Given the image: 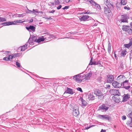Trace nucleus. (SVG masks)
<instances>
[{
    "label": "nucleus",
    "mask_w": 132,
    "mask_h": 132,
    "mask_svg": "<svg viewBox=\"0 0 132 132\" xmlns=\"http://www.w3.org/2000/svg\"><path fill=\"white\" fill-rule=\"evenodd\" d=\"M80 21H86L89 20H92L93 22H95V20L92 19L91 17H90L88 15H83L80 18H79Z\"/></svg>",
    "instance_id": "nucleus-1"
},
{
    "label": "nucleus",
    "mask_w": 132,
    "mask_h": 132,
    "mask_svg": "<svg viewBox=\"0 0 132 132\" xmlns=\"http://www.w3.org/2000/svg\"><path fill=\"white\" fill-rule=\"evenodd\" d=\"M122 29L128 34H130L132 33V30L131 28V27L129 26H123Z\"/></svg>",
    "instance_id": "nucleus-2"
},
{
    "label": "nucleus",
    "mask_w": 132,
    "mask_h": 132,
    "mask_svg": "<svg viewBox=\"0 0 132 132\" xmlns=\"http://www.w3.org/2000/svg\"><path fill=\"white\" fill-rule=\"evenodd\" d=\"M88 1L90 4H92L93 5L95 6V7L97 9V10L99 11H100L101 10V9L100 5L99 4H97L94 1L89 0Z\"/></svg>",
    "instance_id": "nucleus-3"
},
{
    "label": "nucleus",
    "mask_w": 132,
    "mask_h": 132,
    "mask_svg": "<svg viewBox=\"0 0 132 132\" xmlns=\"http://www.w3.org/2000/svg\"><path fill=\"white\" fill-rule=\"evenodd\" d=\"M97 117L99 118L102 120H106L109 121L110 120V116L107 115H99Z\"/></svg>",
    "instance_id": "nucleus-4"
},
{
    "label": "nucleus",
    "mask_w": 132,
    "mask_h": 132,
    "mask_svg": "<svg viewBox=\"0 0 132 132\" xmlns=\"http://www.w3.org/2000/svg\"><path fill=\"white\" fill-rule=\"evenodd\" d=\"M73 78L78 82H81L82 81L81 75L80 74H79L75 76Z\"/></svg>",
    "instance_id": "nucleus-5"
},
{
    "label": "nucleus",
    "mask_w": 132,
    "mask_h": 132,
    "mask_svg": "<svg viewBox=\"0 0 132 132\" xmlns=\"http://www.w3.org/2000/svg\"><path fill=\"white\" fill-rule=\"evenodd\" d=\"M107 82L108 83H111L113 81L114 78L113 75H108L106 77Z\"/></svg>",
    "instance_id": "nucleus-6"
},
{
    "label": "nucleus",
    "mask_w": 132,
    "mask_h": 132,
    "mask_svg": "<svg viewBox=\"0 0 132 132\" xmlns=\"http://www.w3.org/2000/svg\"><path fill=\"white\" fill-rule=\"evenodd\" d=\"M110 93L111 95L114 96L119 95V93L118 90L112 89L110 91Z\"/></svg>",
    "instance_id": "nucleus-7"
},
{
    "label": "nucleus",
    "mask_w": 132,
    "mask_h": 132,
    "mask_svg": "<svg viewBox=\"0 0 132 132\" xmlns=\"http://www.w3.org/2000/svg\"><path fill=\"white\" fill-rule=\"evenodd\" d=\"M128 17L127 15H121V18L120 19V21L122 22H127Z\"/></svg>",
    "instance_id": "nucleus-8"
},
{
    "label": "nucleus",
    "mask_w": 132,
    "mask_h": 132,
    "mask_svg": "<svg viewBox=\"0 0 132 132\" xmlns=\"http://www.w3.org/2000/svg\"><path fill=\"white\" fill-rule=\"evenodd\" d=\"M94 94L99 97H102L103 96V95L100 90L98 89H95L94 92Z\"/></svg>",
    "instance_id": "nucleus-9"
},
{
    "label": "nucleus",
    "mask_w": 132,
    "mask_h": 132,
    "mask_svg": "<svg viewBox=\"0 0 132 132\" xmlns=\"http://www.w3.org/2000/svg\"><path fill=\"white\" fill-rule=\"evenodd\" d=\"M112 84L114 87L116 88L120 87L122 85V83H119L115 81H113Z\"/></svg>",
    "instance_id": "nucleus-10"
},
{
    "label": "nucleus",
    "mask_w": 132,
    "mask_h": 132,
    "mask_svg": "<svg viewBox=\"0 0 132 132\" xmlns=\"http://www.w3.org/2000/svg\"><path fill=\"white\" fill-rule=\"evenodd\" d=\"M35 37V36H32L30 35V37L28 40V42L27 43H29L30 44H32L34 42V40H35L34 38Z\"/></svg>",
    "instance_id": "nucleus-11"
},
{
    "label": "nucleus",
    "mask_w": 132,
    "mask_h": 132,
    "mask_svg": "<svg viewBox=\"0 0 132 132\" xmlns=\"http://www.w3.org/2000/svg\"><path fill=\"white\" fill-rule=\"evenodd\" d=\"M26 29L29 31L34 32L35 31L36 28L34 26L30 25L28 27H26Z\"/></svg>",
    "instance_id": "nucleus-12"
},
{
    "label": "nucleus",
    "mask_w": 132,
    "mask_h": 132,
    "mask_svg": "<svg viewBox=\"0 0 132 132\" xmlns=\"http://www.w3.org/2000/svg\"><path fill=\"white\" fill-rule=\"evenodd\" d=\"M109 108V107H107L105 104H103L99 107L100 110H102L103 111H107Z\"/></svg>",
    "instance_id": "nucleus-13"
},
{
    "label": "nucleus",
    "mask_w": 132,
    "mask_h": 132,
    "mask_svg": "<svg viewBox=\"0 0 132 132\" xmlns=\"http://www.w3.org/2000/svg\"><path fill=\"white\" fill-rule=\"evenodd\" d=\"M130 98V95L128 94H125L123 96V100L122 101L125 102L127 101Z\"/></svg>",
    "instance_id": "nucleus-14"
},
{
    "label": "nucleus",
    "mask_w": 132,
    "mask_h": 132,
    "mask_svg": "<svg viewBox=\"0 0 132 132\" xmlns=\"http://www.w3.org/2000/svg\"><path fill=\"white\" fill-rule=\"evenodd\" d=\"M64 93H67L70 94H73V93L72 89H70L68 87H67V89L65 92Z\"/></svg>",
    "instance_id": "nucleus-15"
},
{
    "label": "nucleus",
    "mask_w": 132,
    "mask_h": 132,
    "mask_svg": "<svg viewBox=\"0 0 132 132\" xmlns=\"http://www.w3.org/2000/svg\"><path fill=\"white\" fill-rule=\"evenodd\" d=\"M88 99L89 100H93L95 99V97L93 96V93H88Z\"/></svg>",
    "instance_id": "nucleus-16"
},
{
    "label": "nucleus",
    "mask_w": 132,
    "mask_h": 132,
    "mask_svg": "<svg viewBox=\"0 0 132 132\" xmlns=\"http://www.w3.org/2000/svg\"><path fill=\"white\" fill-rule=\"evenodd\" d=\"M84 75L85 77L86 80H88L92 75V73L89 72L87 74Z\"/></svg>",
    "instance_id": "nucleus-17"
},
{
    "label": "nucleus",
    "mask_w": 132,
    "mask_h": 132,
    "mask_svg": "<svg viewBox=\"0 0 132 132\" xmlns=\"http://www.w3.org/2000/svg\"><path fill=\"white\" fill-rule=\"evenodd\" d=\"M128 81V80H126L122 82H123L121 86H122V87L124 88V87L128 85H129Z\"/></svg>",
    "instance_id": "nucleus-18"
},
{
    "label": "nucleus",
    "mask_w": 132,
    "mask_h": 132,
    "mask_svg": "<svg viewBox=\"0 0 132 132\" xmlns=\"http://www.w3.org/2000/svg\"><path fill=\"white\" fill-rule=\"evenodd\" d=\"M118 78L120 80V81H122V80L125 79V77L123 75H120L118 77Z\"/></svg>",
    "instance_id": "nucleus-19"
},
{
    "label": "nucleus",
    "mask_w": 132,
    "mask_h": 132,
    "mask_svg": "<svg viewBox=\"0 0 132 132\" xmlns=\"http://www.w3.org/2000/svg\"><path fill=\"white\" fill-rule=\"evenodd\" d=\"M27 45L26 44L24 45L23 46H21L19 47L21 49V51H24L27 48Z\"/></svg>",
    "instance_id": "nucleus-20"
},
{
    "label": "nucleus",
    "mask_w": 132,
    "mask_h": 132,
    "mask_svg": "<svg viewBox=\"0 0 132 132\" xmlns=\"http://www.w3.org/2000/svg\"><path fill=\"white\" fill-rule=\"evenodd\" d=\"M73 115L75 116H78L79 114V110H73Z\"/></svg>",
    "instance_id": "nucleus-21"
},
{
    "label": "nucleus",
    "mask_w": 132,
    "mask_h": 132,
    "mask_svg": "<svg viewBox=\"0 0 132 132\" xmlns=\"http://www.w3.org/2000/svg\"><path fill=\"white\" fill-rule=\"evenodd\" d=\"M104 12L105 14H107L111 12V11L109 9L107 8L106 7H105L104 8Z\"/></svg>",
    "instance_id": "nucleus-22"
},
{
    "label": "nucleus",
    "mask_w": 132,
    "mask_h": 132,
    "mask_svg": "<svg viewBox=\"0 0 132 132\" xmlns=\"http://www.w3.org/2000/svg\"><path fill=\"white\" fill-rule=\"evenodd\" d=\"M126 124L128 126L132 127V120L128 121L127 122Z\"/></svg>",
    "instance_id": "nucleus-23"
},
{
    "label": "nucleus",
    "mask_w": 132,
    "mask_h": 132,
    "mask_svg": "<svg viewBox=\"0 0 132 132\" xmlns=\"http://www.w3.org/2000/svg\"><path fill=\"white\" fill-rule=\"evenodd\" d=\"M82 106H86L87 104L85 100L82 98L81 99Z\"/></svg>",
    "instance_id": "nucleus-24"
},
{
    "label": "nucleus",
    "mask_w": 132,
    "mask_h": 132,
    "mask_svg": "<svg viewBox=\"0 0 132 132\" xmlns=\"http://www.w3.org/2000/svg\"><path fill=\"white\" fill-rule=\"evenodd\" d=\"M52 35H50L49 34H47L45 35L44 38V39H46V40H48V39H47V38H50V37H52Z\"/></svg>",
    "instance_id": "nucleus-25"
},
{
    "label": "nucleus",
    "mask_w": 132,
    "mask_h": 132,
    "mask_svg": "<svg viewBox=\"0 0 132 132\" xmlns=\"http://www.w3.org/2000/svg\"><path fill=\"white\" fill-rule=\"evenodd\" d=\"M26 14H16L15 15V16L16 17H23Z\"/></svg>",
    "instance_id": "nucleus-26"
},
{
    "label": "nucleus",
    "mask_w": 132,
    "mask_h": 132,
    "mask_svg": "<svg viewBox=\"0 0 132 132\" xmlns=\"http://www.w3.org/2000/svg\"><path fill=\"white\" fill-rule=\"evenodd\" d=\"M7 23L8 26L11 25H15L16 24V23H14V21L7 22Z\"/></svg>",
    "instance_id": "nucleus-27"
},
{
    "label": "nucleus",
    "mask_w": 132,
    "mask_h": 132,
    "mask_svg": "<svg viewBox=\"0 0 132 132\" xmlns=\"http://www.w3.org/2000/svg\"><path fill=\"white\" fill-rule=\"evenodd\" d=\"M127 52L126 51H123L121 53V55L123 56H125Z\"/></svg>",
    "instance_id": "nucleus-28"
},
{
    "label": "nucleus",
    "mask_w": 132,
    "mask_h": 132,
    "mask_svg": "<svg viewBox=\"0 0 132 132\" xmlns=\"http://www.w3.org/2000/svg\"><path fill=\"white\" fill-rule=\"evenodd\" d=\"M44 38H39L38 39L35 40V41L36 42L38 43H39L43 41L44 40Z\"/></svg>",
    "instance_id": "nucleus-29"
},
{
    "label": "nucleus",
    "mask_w": 132,
    "mask_h": 132,
    "mask_svg": "<svg viewBox=\"0 0 132 132\" xmlns=\"http://www.w3.org/2000/svg\"><path fill=\"white\" fill-rule=\"evenodd\" d=\"M29 11H30L32 13H33L34 14H35V13H38V9H36L35 10L33 9L32 10V11H30L28 10Z\"/></svg>",
    "instance_id": "nucleus-30"
},
{
    "label": "nucleus",
    "mask_w": 132,
    "mask_h": 132,
    "mask_svg": "<svg viewBox=\"0 0 132 132\" xmlns=\"http://www.w3.org/2000/svg\"><path fill=\"white\" fill-rule=\"evenodd\" d=\"M132 44V42H130L128 44H125L124 46L125 47L127 48H129L131 46Z\"/></svg>",
    "instance_id": "nucleus-31"
},
{
    "label": "nucleus",
    "mask_w": 132,
    "mask_h": 132,
    "mask_svg": "<svg viewBox=\"0 0 132 132\" xmlns=\"http://www.w3.org/2000/svg\"><path fill=\"white\" fill-rule=\"evenodd\" d=\"M126 3V1L125 0H121L120 2V4L121 5H125Z\"/></svg>",
    "instance_id": "nucleus-32"
},
{
    "label": "nucleus",
    "mask_w": 132,
    "mask_h": 132,
    "mask_svg": "<svg viewBox=\"0 0 132 132\" xmlns=\"http://www.w3.org/2000/svg\"><path fill=\"white\" fill-rule=\"evenodd\" d=\"M6 21V19L5 18L0 17V22L5 21Z\"/></svg>",
    "instance_id": "nucleus-33"
},
{
    "label": "nucleus",
    "mask_w": 132,
    "mask_h": 132,
    "mask_svg": "<svg viewBox=\"0 0 132 132\" xmlns=\"http://www.w3.org/2000/svg\"><path fill=\"white\" fill-rule=\"evenodd\" d=\"M54 4L55 5H57L60 4V2L59 0H56L54 1Z\"/></svg>",
    "instance_id": "nucleus-34"
},
{
    "label": "nucleus",
    "mask_w": 132,
    "mask_h": 132,
    "mask_svg": "<svg viewBox=\"0 0 132 132\" xmlns=\"http://www.w3.org/2000/svg\"><path fill=\"white\" fill-rule=\"evenodd\" d=\"M14 22L15 23H22L24 22V21H22V20H15L14 21Z\"/></svg>",
    "instance_id": "nucleus-35"
},
{
    "label": "nucleus",
    "mask_w": 132,
    "mask_h": 132,
    "mask_svg": "<svg viewBox=\"0 0 132 132\" xmlns=\"http://www.w3.org/2000/svg\"><path fill=\"white\" fill-rule=\"evenodd\" d=\"M106 4V6L108 7V8L109 9H110V8L111 7H113V5L111 4L110 3H108V4Z\"/></svg>",
    "instance_id": "nucleus-36"
},
{
    "label": "nucleus",
    "mask_w": 132,
    "mask_h": 132,
    "mask_svg": "<svg viewBox=\"0 0 132 132\" xmlns=\"http://www.w3.org/2000/svg\"><path fill=\"white\" fill-rule=\"evenodd\" d=\"M20 54H16V53H14V54H13L12 55L13 56V57H17V56H19L20 55Z\"/></svg>",
    "instance_id": "nucleus-37"
},
{
    "label": "nucleus",
    "mask_w": 132,
    "mask_h": 132,
    "mask_svg": "<svg viewBox=\"0 0 132 132\" xmlns=\"http://www.w3.org/2000/svg\"><path fill=\"white\" fill-rule=\"evenodd\" d=\"M101 79L102 77H99L97 79V80L99 82H101Z\"/></svg>",
    "instance_id": "nucleus-38"
},
{
    "label": "nucleus",
    "mask_w": 132,
    "mask_h": 132,
    "mask_svg": "<svg viewBox=\"0 0 132 132\" xmlns=\"http://www.w3.org/2000/svg\"><path fill=\"white\" fill-rule=\"evenodd\" d=\"M115 101L116 103H119L120 102V99L119 98H117L115 99Z\"/></svg>",
    "instance_id": "nucleus-39"
},
{
    "label": "nucleus",
    "mask_w": 132,
    "mask_h": 132,
    "mask_svg": "<svg viewBox=\"0 0 132 132\" xmlns=\"http://www.w3.org/2000/svg\"><path fill=\"white\" fill-rule=\"evenodd\" d=\"M9 57L8 58V59L9 60V61H11L12 59L13 58V56L12 55H9Z\"/></svg>",
    "instance_id": "nucleus-40"
},
{
    "label": "nucleus",
    "mask_w": 132,
    "mask_h": 132,
    "mask_svg": "<svg viewBox=\"0 0 132 132\" xmlns=\"http://www.w3.org/2000/svg\"><path fill=\"white\" fill-rule=\"evenodd\" d=\"M78 109H79L77 105H75L74 107V108L73 110H78Z\"/></svg>",
    "instance_id": "nucleus-41"
},
{
    "label": "nucleus",
    "mask_w": 132,
    "mask_h": 132,
    "mask_svg": "<svg viewBox=\"0 0 132 132\" xmlns=\"http://www.w3.org/2000/svg\"><path fill=\"white\" fill-rule=\"evenodd\" d=\"M16 65L17 67L20 68V63L18 62H16Z\"/></svg>",
    "instance_id": "nucleus-42"
},
{
    "label": "nucleus",
    "mask_w": 132,
    "mask_h": 132,
    "mask_svg": "<svg viewBox=\"0 0 132 132\" xmlns=\"http://www.w3.org/2000/svg\"><path fill=\"white\" fill-rule=\"evenodd\" d=\"M54 5V3L52 2H50L48 3V5L51 6Z\"/></svg>",
    "instance_id": "nucleus-43"
},
{
    "label": "nucleus",
    "mask_w": 132,
    "mask_h": 132,
    "mask_svg": "<svg viewBox=\"0 0 132 132\" xmlns=\"http://www.w3.org/2000/svg\"><path fill=\"white\" fill-rule=\"evenodd\" d=\"M77 89L80 92H83V91H82V90L81 88L80 87H78V88H77Z\"/></svg>",
    "instance_id": "nucleus-44"
},
{
    "label": "nucleus",
    "mask_w": 132,
    "mask_h": 132,
    "mask_svg": "<svg viewBox=\"0 0 132 132\" xmlns=\"http://www.w3.org/2000/svg\"><path fill=\"white\" fill-rule=\"evenodd\" d=\"M92 59H93V58L92 57L91 58V59L90 60V62L89 63V65H93V64H94V63H93V62H92Z\"/></svg>",
    "instance_id": "nucleus-45"
},
{
    "label": "nucleus",
    "mask_w": 132,
    "mask_h": 132,
    "mask_svg": "<svg viewBox=\"0 0 132 132\" xmlns=\"http://www.w3.org/2000/svg\"><path fill=\"white\" fill-rule=\"evenodd\" d=\"M130 88V86H126L125 87H124L123 88H125L126 89H128Z\"/></svg>",
    "instance_id": "nucleus-46"
},
{
    "label": "nucleus",
    "mask_w": 132,
    "mask_h": 132,
    "mask_svg": "<svg viewBox=\"0 0 132 132\" xmlns=\"http://www.w3.org/2000/svg\"><path fill=\"white\" fill-rule=\"evenodd\" d=\"M124 9L126 10H130V7H128V5L127 6H124Z\"/></svg>",
    "instance_id": "nucleus-47"
},
{
    "label": "nucleus",
    "mask_w": 132,
    "mask_h": 132,
    "mask_svg": "<svg viewBox=\"0 0 132 132\" xmlns=\"http://www.w3.org/2000/svg\"><path fill=\"white\" fill-rule=\"evenodd\" d=\"M3 60H5V61H9V60L8 59V58L7 57H4L3 59Z\"/></svg>",
    "instance_id": "nucleus-48"
},
{
    "label": "nucleus",
    "mask_w": 132,
    "mask_h": 132,
    "mask_svg": "<svg viewBox=\"0 0 132 132\" xmlns=\"http://www.w3.org/2000/svg\"><path fill=\"white\" fill-rule=\"evenodd\" d=\"M122 118L123 120H124L126 119V117L125 116H123L122 117Z\"/></svg>",
    "instance_id": "nucleus-49"
},
{
    "label": "nucleus",
    "mask_w": 132,
    "mask_h": 132,
    "mask_svg": "<svg viewBox=\"0 0 132 132\" xmlns=\"http://www.w3.org/2000/svg\"><path fill=\"white\" fill-rule=\"evenodd\" d=\"M81 77L82 78V80L84 79L86 80L85 77L84 75L83 76H81Z\"/></svg>",
    "instance_id": "nucleus-50"
},
{
    "label": "nucleus",
    "mask_w": 132,
    "mask_h": 132,
    "mask_svg": "<svg viewBox=\"0 0 132 132\" xmlns=\"http://www.w3.org/2000/svg\"><path fill=\"white\" fill-rule=\"evenodd\" d=\"M2 24L3 25V26H8L7 25V22H5L3 23Z\"/></svg>",
    "instance_id": "nucleus-51"
},
{
    "label": "nucleus",
    "mask_w": 132,
    "mask_h": 132,
    "mask_svg": "<svg viewBox=\"0 0 132 132\" xmlns=\"http://www.w3.org/2000/svg\"><path fill=\"white\" fill-rule=\"evenodd\" d=\"M62 6L61 5H60L57 7V10H59L61 9Z\"/></svg>",
    "instance_id": "nucleus-52"
},
{
    "label": "nucleus",
    "mask_w": 132,
    "mask_h": 132,
    "mask_svg": "<svg viewBox=\"0 0 132 132\" xmlns=\"http://www.w3.org/2000/svg\"><path fill=\"white\" fill-rule=\"evenodd\" d=\"M111 47H108V52L110 53L111 52Z\"/></svg>",
    "instance_id": "nucleus-53"
},
{
    "label": "nucleus",
    "mask_w": 132,
    "mask_h": 132,
    "mask_svg": "<svg viewBox=\"0 0 132 132\" xmlns=\"http://www.w3.org/2000/svg\"><path fill=\"white\" fill-rule=\"evenodd\" d=\"M43 18H45V19H47V20H51L52 19V18H50H50H47V17H43Z\"/></svg>",
    "instance_id": "nucleus-54"
},
{
    "label": "nucleus",
    "mask_w": 132,
    "mask_h": 132,
    "mask_svg": "<svg viewBox=\"0 0 132 132\" xmlns=\"http://www.w3.org/2000/svg\"><path fill=\"white\" fill-rule=\"evenodd\" d=\"M55 12V11L54 10H52L51 11H49V13H54Z\"/></svg>",
    "instance_id": "nucleus-55"
},
{
    "label": "nucleus",
    "mask_w": 132,
    "mask_h": 132,
    "mask_svg": "<svg viewBox=\"0 0 132 132\" xmlns=\"http://www.w3.org/2000/svg\"><path fill=\"white\" fill-rule=\"evenodd\" d=\"M85 13L86 14H91L92 13H91L90 12L87 11L85 12Z\"/></svg>",
    "instance_id": "nucleus-56"
},
{
    "label": "nucleus",
    "mask_w": 132,
    "mask_h": 132,
    "mask_svg": "<svg viewBox=\"0 0 132 132\" xmlns=\"http://www.w3.org/2000/svg\"><path fill=\"white\" fill-rule=\"evenodd\" d=\"M10 52V51H6L5 52V54H9V53Z\"/></svg>",
    "instance_id": "nucleus-57"
},
{
    "label": "nucleus",
    "mask_w": 132,
    "mask_h": 132,
    "mask_svg": "<svg viewBox=\"0 0 132 132\" xmlns=\"http://www.w3.org/2000/svg\"><path fill=\"white\" fill-rule=\"evenodd\" d=\"M65 9H67L69 8V6H66L64 7Z\"/></svg>",
    "instance_id": "nucleus-58"
},
{
    "label": "nucleus",
    "mask_w": 132,
    "mask_h": 132,
    "mask_svg": "<svg viewBox=\"0 0 132 132\" xmlns=\"http://www.w3.org/2000/svg\"><path fill=\"white\" fill-rule=\"evenodd\" d=\"M33 20L32 19H31V20L29 21V23H31L33 22Z\"/></svg>",
    "instance_id": "nucleus-59"
},
{
    "label": "nucleus",
    "mask_w": 132,
    "mask_h": 132,
    "mask_svg": "<svg viewBox=\"0 0 132 132\" xmlns=\"http://www.w3.org/2000/svg\"><path fill=\"white\" fill-rule=\"evenodd\" d=\"M100 132H106V130H105L102 129L101 130V131Z\"/></svg>",
    "instance_id": "nucleus-60"
},
{
    "label": "nucleus",
    "mask_w": 132,
    "mask_h": 132,
    "mask_svg": "<svg viewBox=\"0 0 132 132\" xmlns=\"http://www.w3.org/2000/svg\"><path fill=\"white\" fill-rule=\"evenodd\" d=\"M93 63L94 64H93V65H96V64H97V63L96 62H95V61H94V62H93Z\"/></svg>",
    "instance_id": "nucleus-61"
},
{
    "label": "nucleus",
    "mask_w": 132,
    "mask_h": 132,
    "mask_svg": "<svg viewBox=\"0 0 132 132\" xmlns=\"http://www.w3.org/2000/svg\"><path fill=\"white\" fill-rule=\"evenodd\" d=\"M108 47L111 48V45L110 43L108 44Z\"/></svg>",
    "instance_id": "nucleus-62"
},
{
    "label": "nucleus",
    "mask_w": 132,
    "mask_h": 132,
    "mask_svg": "<svg viewBox=\"0 0 132 132\" xmlns=\"http://www.w3.org/2000/svg\"><path fill=\"white\" fill-rule=\"evenodd\" d=\"M107 88H109L110 87V85H108L106 86Z\"/></svg>",
    "instance_id": "nucleus-63"
},
{
    "label": "nucleus",
    "mask_w": 132,
    "mask_h": 132,
    "mask_svg": "<svg viewBox=\"0 0 132 132\" xmlns=\"http://www.w3.org/2000/svg\"><path fill=\"white\" fill-rule=\"evenodd\" d=\"M97 24H98L97 23H95L93 25V26H96L97 25Z\"/></svg>",
    "instance_id": "nucleus-64"
}]
</instances>
